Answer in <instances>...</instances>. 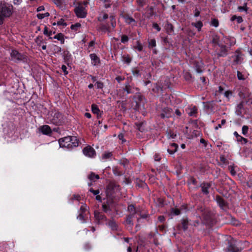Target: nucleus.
<instances>
[{
  "label": "nucleus",
  "instance_id": "f257e3e1",
  "mask_svg": "<svg viewBox=\"0 0 252 252\" xmlns=\"http://www.w3.org/2000/svg\"><path fill=\"white\" fill-rule=\"evenodd\" d=\"M47 120L49 124L60 126L63 123V117L58 111L52 110L49 112Z\"/></svg>",
  "mask_w": 252,
  "mask_h": 252
},
{
  "label": "nucleus",
  "instance_id": "f03ea898",
  "mask_svg": "<svg viewBox=\"0 0 252 252\" xmlns=\"http://www.w3.org/2000/svg\"><path fill=\"white\" fill-rule=\"evenodd\" d=\"M61 147L71 149L78 146V140L75 136H66L59 140Z\"/></svg>",
  "mask_w": 252,
  "mask_h": 252
},
{
  "label": "nucleus",
  "instance_id": "7ed1b4c3",
  "mask_svg": "<svg viewBox=\"0 0 252 252\" xmlns=\"http://www.w3.org/2000/svg\"><path fill=\"white\" fill-rule=\"evenodd\" d=\"M198 212L201 213L202 217L203 218L205 223L208 224H212L214 223L213 214L208 209L204 208V206H198L197 207Z\"/></svg>",
  "mask_w": 252,
  "mask_h": 252
},
{
  "label": "nucleus",
  "instance_id": "20e7f679",
  "mask_svg": "<svg viewBox=\"0 0 252 252\" xmlns=\"http://www.w3.org/2000/svg\"><path fill=\"white\" fill-rule=\"evenodd\" d=\"M120 191V186L114 182H111L106 189L107 196L110 198L115 197Z\"/></svg>",
  "mask_w": 252,
  "mask_h": 252
},
{
  "label": "nucleus",
  "instance_id": "39448f33",
  "mask_svg": "<svg viewBox=\"0 0 252 252\" xmlns=\"http://www.w3.org/2000/svg\"><path fill=\"white\" fill-rule=\"evenodd\" d=\"M0 5H1V14L3 17H8L12 14L13 6L11 4L6 3L2 4L0 2Z\"/></svg>",
  "mask_w": 252,
  "mask_h": 252
},
{
  "label": "nucleus",
  "instance_id": "423d86ee",
  "mask_svg": "<svg viewBox=\"0 0 252 252\" xmlns=\"http://www.w3.org/2000/svg\"><path fill=\"white\" fill-rule=\"evenodd\" d=\"M74 12L78 18H83L86 17L87 12L84 4L79 3L74 8Z\"/></svg>",
  "mask_w": 252,
  "mask_h": 252
},
{
  "label": "nucleus",
  "instance_id": "0eeeda50",
  "mask_svg": "<svg viewBox=\"0 0 252 252\" xmlns=\"http://www.w3.org/2000/svg\"><path fill=\"white\" fill-rule=\"evenodd\" d=\"M11 60L15 62H24L26 61V57L23 54L20 53L16 50H13L10 53Z\"/></svg>",
  "mask_w": 252,
  "mask_h": 252
},
{
  "label": "nucleus",
  "instance_id": "6e6552de",
  "mask_svg": "<svg viewBox=\"0 0 252 252\" xmlns=\"http://www.w3.org/2000/svg\"><path fill=\"white\" fill-rule=\"evenodd\" d=\"M83 154L90 158H94L95 156L94 149L90 146L85 147L83 150Z\"/></svg>",
  "mask_w": 252,
  "mask_h": 252
},
{
  "label": "nucleus",
  "instance_id": "1a4fd4ad",
  "mask_svg": "<svg viewBox=\"0 0 252 252\" xmlns=\"http://www.w3.org/2000/svg\"><path fill=\"white\" fill-rule=\"evenodd\" d=\"M94 216L96 220H97V222L99 223H102L106 220V217L102 213L99 212L97 211H95L94 212Z\"/></svg>",
  "mask_w": 252,
  "mask_h": 252
},
{
  "label": "nucleus",
  "instance_id": "9d476101",
  "mask_svg": "<svg viewBox=\"0 0 252 252\" xmlns=\"http://www.w3.org/2000/svg\"><path fill=\"white\" fill-rule=\"evenodd\" d=\"M216 200L221 209L224 210H225L227 209V204L225 202V200L221 197L220 196H217L216 197Z\"/></svg>",
  "mask_w": 252,
  "mask_h": 252
},
{
  "label": "nucleus",
  "instance_id": "9b49d317",
  "mask_svg": "<svg viewBox=\"0 0 252 252\" xmlns=\"http://www.w3.org/2000/svg\"><path fill=\"white\" fill-rule=\"evenodd\" d=\"M232 58L233 59L234 64H239L242 62V55L239 51H237Z\"/></svg>",
  "mask_w": 252,
  "mask_h": 252
},
{
  "label": "nucleus",
  "instance_id": "f8f14e48",
  "mask_svg": "<svg viewBox=\"0 0 252 252\" xmlns=\"http://www.w3.org/2000/svg\"><path fill=\"white\" fill-rule=\"evenodd\" d=\"M35 42L38 46H41L43 50L46 49V42L44 41L42 36H38L35 39Z\"/></svg>",
  "mask_w": 252,
  "mask_h": 252
},
{
  "label": "nucleus",
  "instance_id": "ddd939ff",
  "mask_svg": "<svg viewBox=\"0 0 252 252\" xmlns=\"http://www.w3.org/2000/svg\"><path fill=\"white\" fill-rule=\"evenodd\" d=\"M39 131L44 135H51L52 131L50 127L48 125H44L39 127Z\"/></svg>",
  "mask_w": 252,
  "mask_h": 252
},
{
  "label": "nucleus",
  "instance_id": "4468645a",
  "mask_svg": "<svg viewBox=\"0 0 252 252\" xmlns=\"http://www.w3.org/2000/svg\"><path fill=\"white\" fill-rule=\"evenodd\" d=\"M171 109L166 107L162 109V112L159 115L160 117L162 118H167L171 117Z\"/></svg>",
  "mask_w": 252,
  "mask_h": 252
},
{
  "label": "nucleus",
  "instance_id": "2eb2a0df",
  "mask_svg": "<svg viewBox=\"0 0 252 252\" xmlns=\"http://www.w3.org/2000/svg\"><path fill=\"white\" fill-rule=\"evenodd\" d=\"M211 183H203L201 184V188L202 192L205 194H208L209 193V189L211 187Z\"/></svg>",
  "mask_w": 252,
  "mask_h": 252
},
{
  "label": "nucleus",
  "instance_id": "dca6fc26",
  "mask_svg": "<svg viewBox=\"0 0 252 252\" xmlns=\"http://www.w3.org/2000/svg\"><path fill=\"white\" fill-rule=\"evenodd\" d=\"M98 30L102 32H110V26L108 24L101 23L98 27Z\"/></svg>",
  "mask_w": 252,
  "mask_h": 252
},
{
  "label": "nucleus",
  "instance_id": "f3484780",
  "mask_svg": "<svg viewBox=\"0 0 252 252\" xmlns=\"http://www.w3.org/2000/svg\"><path fill=\"white\" fill-rule=\"evenodd\" d=\"M91 59V63L93 65H96L99 64L100 60L99 58L95 54H91L90 55Z\"/></svg>",
  "mask_w": 252,
  "mask_h": 252
},
{
  "label": "nucleus",
  "instance_id": "a211bd4d",
  "mask_svg": "<svg viewBox=\"0 0 252 252\" xmlns=\"http://www.w3.org/2000/svg\"><path fill=\"white\" fill-rule=\"evenodd\" d=\"M186 111L189 116L195 117L197 114V109L196 106H193L189 108Z\"/></svg>",
  "mask_w": 252,
  "mask_h": 252
},
{
  "label": "nucleus",
  "instance_id": "6ab92c4d",
  "mask_svg": "<svg viewBox=\"0 0 252 252\" xmlns=\"http://www.w3.org/2000/svg\"><path fill=\"white\" fill-rule=\"evenodd\" d=\"M178 148V146L177 144L172 143L170 145L169 148L167 149V152L169 154L172 155L177 152Z\"/></svg>",
  "mask_w": 252,
  "mask_h": 252
},
{
  "label": "nucleus",
  "instance_id": "aec40b11",
  "mask_svg": "<svg viewBox=\"0 0 252 252\" xmlns=\"http://www.w3.org/2000/svg\"><path fill=\"white\" fill-rule=\"evenodd\" d=\"M165 28L166 32L169 34H171L174 32V28L173 25L169 23H167L165 25Z\"/></svg>",
  "mask_w": 252,
  "mask_h": 252
},
{
  "label": "nucleus",
  "instance_id": "412c9836",
  "mask_svg": "<svg viewBox=\"0 0 252 252\" xmlns=\"http://www.w3.org/2000/svg\"><path fill=\"white\" fill-rule=\"evenodd\" d=\"M227 250L229 252H239V249L232 243H229L227 247Z\"/></svg>",
  "mask_w": 252,
  "mask_h": 252
},
{
  "label": "nucleus",
  "instance_id": "4be33fe9",
  "mask_svg": "<svg viewBox=\"0 0 252 252\" xmlns=\"http://www.w3.org/2000/svg\"><path fill=\"white\" fill-rule=\"evenodd\" d=\"M234 135L237 138V140L238 141H240V142H241L242 143H244L245 144L247 143V142H248L247 139L246 138H244V137H243L241 135H240L237 133V131H235L234 132Z\"/></svg>",
  "mask_w": 252,
  "mask_h": 252
},
{
  "label": "nucleus",
  "instance_id": "5701e85b",
  "mask_svg": "<svg viewBox=\"0 0 252 252\" xmlns=\"http://www.w3.org/2000/svg\"><path fill=\"white\" fill-rule=\"evenodd\" d=\"M88 179L92 182H95L96 180L99 179V176L94 172H91L88 176Z\"/></svg>",
  "mask_w": 252,
  "mask_h": 252
},
{
  "label": "nucleus",
  "instance_id": "b1692460",
  "mask_svg": "<svg viewBox=\"0 0 252 252\" xmlns=\"http://www.w3.org/2000/svg\"><path fill=\"white\" fill-rule=\"evenodd\" d=\"M108 225L112 230H117L118 227L117 223L113 220H110L108 223Z\"/></svg>",
  "mask_w": 252,
  "mask_h": 252
},
{
  "label": "nucleus",
  "instance_id": "393cba45",
  "mask_svg": "<svg viewBox=\"0 0 252 252\" xmlns=\"http://www.w3.org/2000/svg\"><path fill=\"white\" fill-rule=\"evenodd\" d=\"M108 15L103 12H101L99 15V16L97 18L99 22H102L104 20L108 19Z\"/></svg>",
  "mask_w": 252,
  "mask_h": 252
},
{
  "label": "nucleus",
  "instance_id": "a878e982",
  "mask_svg": "<svg viewBox=\"0 0 252 252\" xmlns=\"http://www.w3.org/2000/svg\"><path fill=\"white\" fill-rule=\"evenodd\" d=\"M124 19L125 22L128 24H131L133 26L135 24L134 19L128 16H124Z\"/></svg>",
  "mask_w": 252,
  "mask_h": 252
},
{
  "label": "nucleus",
  "instance_id": "bb28decb",
  "mask_svg": "<svg viewBox=\"0 0 252 252\" xmlns=\"http://www.w3.org/2000/svg\"><path fill=\"white\" fill-rule=\"evenodd\" d=\"M53 38L57 39V40L60 41L61 44H63L64 43V35L62 33L57 34L53 37Z\"/></svg>",
  "mask_w": 252,
  "mask_h": 252
},
{
  "label": "nucleus",
  "instance_id": "cd10ccee",
  "mask_svg": "<svg viewBox=\"0 0 252 252\" xmlns=\"http://www.w3.org/2000/svg\"><path fill=\"white\" fill-rule=\"evenodd\" d=\"M112 157V153L111 152H105L102 155V159L104 160L111 159Z\"/></svg>",
  "mask_w": 252,
  "mask_h": 252
},
{
  "label": "nucleus",
  "instance_id": "c85d7f7f",
  "mask_svg": "<svg viewBox=\"0 0 252 252\" xmlns=\"http://www.w3.org/2000/svg\"><path fill=\"white\" fill-rule=\"evenodd\" d=\"M203 65L202 63H197L195 66L196 71L198 73H201L203 71Z\"/></svg>",
  "mask_w": 252,
  "mask_h": 252
},
{
  "label": "nucleus",
  "instance_id": "c756f323",
  "mask_svg": "<svg viewBox=\"0 0 252 252\" xmlns=\"http://www.w3.org/2000/svg\"><path fill=\"white\" fill-rule=\"evenodd\" d=\"M91 108L92 112L94 114H98L99 112V109L98 106L95 104L92 105Z\"/></svg>",
  "mask_w": 252,
  "mask_h": 252
},
{
  "label": "nucleus",
  "instance_id": "7c9ffc66",
  "mask_svg": "<svg viewBox=\"0 0 252 252\" xmlns=\"http://www.w3.org/2000/svg\"><path fill=\"white\" fill-rule=\"evenodd\" d=\"M231 21H233L236 20L238 24H240L243 22V19L241 16H233L231 18Z\"/></svg>",
  "mask_w": 252,
  "mask_h": 252
},
{
  "label": "nucleus",
  "instance_id": "2f4dec72",
  "mask_svg": "<svg viewBox=\"0 0 252 252\" xmlns=\"http://www.w3.org/2000/svg\"><path fill=\"white\" fill-rule=\"evenodd\" d=\"M181 225L183 230L184 231L186 230L188 227V220H183Z\"/></svg>",
  "mask_w": 252,
  "mask_h": 252
},
{
  "label": "nucleus",
  "instance_id": "473e14b6",
  "mask_svg": "<svg viewBox=\"0 0 252 252\" xmlns=\"http://www.w3.org/2000/svg\"><path fill=\"white\" fill-rule=\"evenodd\" d=\"M149 47L150 48H152L153 47H156V41L154 39H152L149 40Z\"/></svg>",
  "mask_w": 252,
  "mask_h": 252
},
{
  "label": "nucleus",
  "instance_id": "72a5a7b5",
  "mask_svg": "<svg viewBox=\"0 0 252 252\" xmlns=\"http://www.w3.org/2000/svg\"><path fill=\"white\" fill-rule=\"evenodd\" d=\"M134 47L135 49H137L139 51H142V45L139 41H136V43Z\"/></svg>",
  "mask_w": 252,
  "mask_h": 252
},
{
  "label": "nucleus",
  "instance_id": "f704fd0d",
  "mask_svg": "<svg viewBox=\"0 0 252 252\" xmlns=\"http://www.w3.org/2000/svg\"><path fill=\"white\" fill-rule=\"evenodd\" d=\"M49 15L50 14L48 12H46L43 14L39 13V14H37V17L39 19H42L44 18L45 17H48L49 16Z\"/></svg>",
  "mask_w": 252,
  "mask_h": 252
},
{
  "label": "nucleus",
  "instance_id": "c9c22d12",
  "mask_svg": "<svg viewBox=\"0 0 252 252\" xmlns=\"http://www.w3.org/2000/svg\"><path fill=\"white\" fill-rule=\"evenodd\" d=\"M81 27V24L79 23H77L74 25H72L71 26V29L72 30H74V31H77L78 30V29L80 28Z\"/></svg>",
  "mask_w": 252,
  "mask_h": 252
},
{
  "label": "nucleus",
  "instance_id": "e433bc0d",
  "mask_svg": "<svg viewBox=\"0 0 252 252\" xmlns=\"http://www.w3.org/2000/svg\"><path fill=\"white\" fill-rule=\"evenodd\" d=\"M53 25H57L58 26H66V24L65 23L64 20L63 19H61L57 23H54L53 24Z\"/></svg>",
  "mask_w": 252,
  "mask_h": 252
},
{
  "label": "nucleus",
  "instance_id": "4c0bfd02",
  "mask_svg": "<svg viewBox=\"0 0 252 252\" xmlns=\"http://www.w3.org/2000/svg\"><path fill=\"white\" fill-rule=\"evenodd\" d=\"M199 31L203 26L202 23L201 21H198L194 24H192Z\"/></svg>",
  "mask_w": 252,
  "mask_h": 252
},
{
  "label": "nucleus",
  "instance_id": "58836bf2",
  "mask_svg": "<svg viewBox=\"0 0 252 252\" xmlns=\"http://www.w3.org/2000/svg\"><path fill=\"white\" fill-rule=\"evenodd\" d=\"M167 136L169 138L174 139L176 137V134L171 130L167 132Z\"/></svg>",
  "mask_w": 252,
  "mask_h": 252
},
{
  "label": "nucleus",
  "instance_id": "ea45409f",
  "mask_svg": "<svg viewBox=\"0 0 252 252\" xmlns=\"http://www.w3.org/2000/svg\"><path fill=\"white\" fill-rule=\"evenodd\" d=\"M249 130V127L247 126H243L242 128V133L244 135H247Z\"/></svg>",
  "mask_w": 252,
  "mask_h": 252
},
{
  "label": "nucleus",
  "instance_id": "a19ab883",
  "mask_svg": "<svg viewBox=\"0 0 252 252\" xmlns=\"http://www.w3.org/2000/svg\"><path fill=\"white\" fill-rule=\"evenodd\" d=\"M53 1L58 6L62 7L63 5V0H53Z\"/></svg>",
  "mask_w": 252,
  "mask_h": 252
},
{
  "label": "nucleus",
  "instance_id": "79ce46f5",
  "mask_svg": "<svg viewBox=\"0 0 252 252\" xmlns=\"http://www.w3.org/2000/svg\"><path fill=\"white\" fill-rule=\"evenodd\" d=\"M134 127L136 129L138 130L139 132H141V129L142 128V123H135Z\"/></svg>",
  "mask_w": 252,
  "mask_h": 252
},
{
  "label": "nucleus",
  "instance_id": "37998d69",
  "mask_svg": "<svg viewBox=\"0 0 252 252\" xmlns=\"http://www.w3.org/2000/svg\"><path fill=\"white\" fill-rule=\"evenodd\" d=\"M128 41V37L127 35H123L121 37V42L123 43H126Z\"/></svg>",
  "mask_w": 252,
  "mask_h": 252
},
{
  "label": "nucleus",
  "instance_id": "c03bdc74",
  "mask_svg": "<svg viewBox=\"0 0 252 252\" xmlns=\"http://www.w3.org/2000/svg\"><path fill=\"white\" fill-rule=\"evenodd\" d=\"M237 77L238 79L240 80H244L245 79V77H244V75L239 71H237Z\"/></svg>",
  "mask_w": 252,
  "mask_h": 252
},
{
  "label": "nucleus",
  "instance_id": "a18cd8bd",
  "mask_svg": "<svg viewBox=\"0 0 252 252\" xmlns=\"http://www.w3.org/2000/svg\"><path fill=\"white\" fill-rule=\"evenodd\" d=\"M211 25L215 27H217L219 26V21L216 19H213L211 21Z\"/></svg>",
  "mask_w": 252,
  "mask_h": 252
},
{
  "label": "nucleus",
  "instance_id": "49530a36",
  "mask_svg": "<svg viewBox=\"0 0 252 252\" xmlns=\"http://www.w3.org/2000/svg\"><path fill=\"white\" fill-rule=\"evenodd\" d=\"M77 219L82 221V222H84V216L83 213H80L79 215L77 216Z\"/></svg>",
  "mask_w": 252,
  "mask_h": 252
},
{
  "label": "nucleus",
  "instance_id": "de8ad7c7",
  "mask_svg": "<svg viewBox=\"0 0 252 252\" xmlns=\"http://www.w3.org/2000/svg\"><path fill=\"white\" fill-rule=\"evenodd\" d=\"M118 138L119 140L122 141V143L126 142V140L124 138V135L123 133H120L118 135Z\"/></svg>",
  "mask_w": 252,
  "mask_h": 252
},
{
  "label": "nucleus",
  "instance_id": "09e8293b",
  "mask_svg": "<svg viewBox=\"0 0 252 252\" xmlns=\"http://www.w3.org/2000/svg\"><path fill=\"white\" fill-rule=\"evenodd\" d=\"M102 209L104 212L108 213L110 210V208L106 204L102 205Z\"/></svg>",
  "mask_w": 252,
  "mask_h": 252
},
{
  "label": "nucleus",
  "instance_id": "8fccbe9b",
  "mask_svg": "<svg viewBox=\"0 0 252 252\" xmlns=\"http://www.w3.org/2000/svg\"><path fill=\"white\" fill-rule=\"evenodd\" d=\"M154 158L155 161H159L161 159V156L158 154H156L154 155Z\"/></svg>",
  "mask_w": 252,
  "mask_h": 252
},
{
  "label": "nucleus",
  "instance_id": "3c124183",
  "mask_svg": "<svg viewBox=\"0 0 252 252\" xmlns=\"http://www.w3.org/2000/svg\"><path fill=\"white\" fill-rule=\"evenodd\" d=\"M172 212L175 215H178L180 214V210L179 209L174 208L172 209Z\"/></svg>",
  "mask_w": 252,
  "mask_h": 252
},
{
  "label": "nucleus",
  "instance_id": "603ef678",
  "mask_svg": "<svg viewBox=\"0 0 252 252\" xmlns=\"http://www.w3.org/2000/svg\"><path fill=\"white\" fill-rule=\"evenodd\" d=\"M132 217H133V214H131L127 217V219L126 220V223L127 224H131V221H132L131 218Z\"/></svg>",
  "mask_w": 252,
  "mask_h": 252
},
{
  "label": "nucleus",
  "instance_id": "864d4df0",
  "mask_svg": "<svg viewBox=\"0 0 252 252\" xmlns=\"http://www.w3.org/2000/svg\"><path fill=\"white\" fill-rule=\"evenodd\" d=\"M232 92L230 91H226L224 93V96L227 98L228 99L229 98V97L232 95Z\"/></svg>",
  "mask_w": 252,
  "mask_h": 252
},
{
  "label": "nucleus",
  "instance_id": "5fc2aeb1",
  "mask_svg": "<svg viewBox=\"0 0 252 252\" xmlns=\"http://www.w3.org/2000/svg\"><path fill=\"white\" fill-rule=\"evenodd\" d=\"M62 69L65 75L68 74V71H67V67L65 65H63L62 66Z\"/></svg>",
  "mask_w": 252,
  "mask_h": 252
},
{
  "label": "nucleus",
  "instance_id": "6e6d98bb",
  "mask_svg": "<svg viewBox=\"0 0 252 252\" xmlns=\"http://www.w3.org/2000/svg\"><path fill=\"white\" fill-rule=\"evenodd\" d=\"M90 191L92 192L94 195H97L99 193V190H94L92 188L90 189Z\"/></svg>",
  "mask_w": 252,
  "mask_h": 252
},
{
  "label": "nucleus",
  "instance_id": "4d7b16f0",
  "mask_svg": "<svg viewBox=\"0 0 252 252\" xmlns=\"http://www.w3.org/2000/svg\"><path fill=\"white\" fill-rule=\"evenodd\" d=\"M87 210V206L85 205H82L80 207V211H81V213H84L85 211H86Z\"/></svg>",
  "mask_w": 252,
  "mask_h": 252
},
{
  "label": "nucleus",
  "instance_id": "13d9d810",
  "mask_svg": "<svg viewBox=\"0 0 252 252\" xmlns=\"http://www.w3.org/2000/svg\"><path fill=\"white\" fill-rule=\"evenodd\" d=\"M153 28L156 29L158 32L160 31V28L159 27L158 24L154 23L153 24Z\"/></svg>",
  "mask_w": 252,
  "mask_h": 252
},
{
  "label": "nucleus",
  "instance_id": "bf43d9fd",
  "mask_svg": "<svg viewBox=\"0 0 252 252\" xmlns=\"http://www.w3.org/2000/svg\"><path fill=\"white\" fill-rule=\"evenodd\" d=\"M22 2V0H13V3L15 5H19Z\"/></svg>",
  "mask_w": 252,
  "mask_h": 252
},
{
  "label": "nucleus",
  "instance_id": "052dcab7",
  "mask_svg": "<svg viewBox=\"0 0 252 252\" xmlns=\"http://www.w3.org/2000/svg\"><path fill=\"white\" fill-rule=\"evenodd\" d=\"M158 220L159 221L162 222L165 220V218L163 216H160L158 217Z\"/></svg>",
  "mask_w": 252,
  "mask_h": 252
},
{
  "label": "nucleus",
  "instance_id": "680f3d73",
  "mask_svg": "<svg viewBox=\"0 0 252 252\" xmlns=\"http://www.w3.org/2000/svg\"><path fill=\"white\" fill-rule=\"evenodd\" d=\"M213 42L215 44H218V37L217 36H215L214 37L213 40Z\"/></svg>",
  "mask_w": 252,
  "mask_h": 252
},
{
  "label": "nucleus",
  "instance_id": "e2e57ef3",
  "mask_svg": "<svg viewBox=\"0 0 252 252\" xmlns=\"http://www.w3.org/2000/svg\"><path fill=\"white\" fill-rule=\"evenodd\" d=\"M133 75L136 76H138L140 75V73L139 72V70H137V69H135L134 71H133Z\"/></svg>",
  "mask_w": 252,
  "mask_h": 252
},
{
  "label": "nucleus",
  "instance_id": "0e129e2a",
  "mask_svg": "<svg viewBox=\"0 0 252 252\" xmlns=\"http://www.w3.org/2000/svg\"><path fill=\"white\" fill-rule=\"evenodd\" d=\"M200 15V11L196 8L194 10V16L195 17H198Z\"/></svg>",
  "mask_w": 252,
  "mask_h": 252
},
{
  "label": "nucleus",
  "instance_id": "69168bd1",
  "mask_svg": "<svg viewBox=\"0 0 252 252\" xmlns=\"http://www.w3.org/2000/svg\"><path fill=\"white\" fill-rule=\"evenodd\" d=\"M96 84H97V88H99V89L102 88V87H103V84L101 82H96Z\"/></svg>",
  "mask_w": 252,
  "mask_h": 252
},
{
  "label": "nucleus",
  "instance_id": "338daca9",
  "mask_svg": "<svg viewBox=\"0 0 252 252\" xmlns=\"http://www.w3.org/2000/svg\"><path fill=\"white\" fill-rule=\"evenodd\" d=\"M91 246L89 243H87L84 245V249L86 250H89L90 249H91Z\"/></svg>",
  "mask_w": 252,
  "mask_h": 252
},
{
  "label": "nucleus",
  "instance_id": "774afa93",
  "mask_svg": "<svg viewBox=\"0 0 252 252\" xmlns=\"http://www.w3.org/2000/svg\"><path fill=\"white\" fill-rule=\"evenodd\" d=\"M45 9L44 6H40L37 8V11L39 12L44 10Z\"/></svg>",
  "mask_w": 252,
  "mask_h": 252
}]
</instances>
